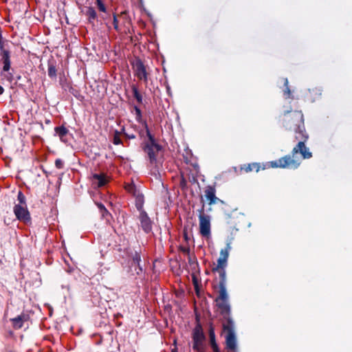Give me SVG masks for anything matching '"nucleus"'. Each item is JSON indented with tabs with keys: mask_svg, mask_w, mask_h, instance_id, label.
I'll return each instance as SVG.
<instances>
[{
	"mask_svg": "<svg viewBox=\"0 0 352 352\" xmlns=\"http://www.w3.org/2000/svg\"><path fill=\"white\" fill-rule=\"evenodd\" d=\"M205 197L208 201L209 204H214L216 203L217 198L215 196V190L213 188L209 187L205 191Z\"/></svg>",
	"mask_w": 352,
	"mask_h": 352,
	"instance_id": "11",
	"label": "nucleus"
},
{
	"mask_svg": "<svg viewBox=\"0 0 352 352\" xmlns=\"http://www.w3.org/2000/svg\"><path fill=\"white\" fill-rule=\"evenodd\" d=\"M92 184L96 187H102L107 182V179L103 174H94L91 178Z\"/></svg>",
	"mask_w": 352,
	"mask_h": 352,
	"instance_id": "10",
	"label": "nucleus"
},
{
	"mask_svg": "<svg viewBox=\"0 0 352 352\" xmlns=\"http://www.w3.org/2000/svg\"><path fill=\"white\" fill-rule=\"evenodd\" d=\"M129 138H131V139H133L135 138V136L133 135H127Z\"/></svg>",
	"mask_w": 352,
	"mask_h": 352,
	"instance_id": "31",
	"label": "nucleus"
},
{
	"mask_svg": "<svg viewBox=\"0 0 352 352\" xmlns=\"http://www.w3.org/2000/svg\"><path fill=\"white\" fill-rule=\"evenodd\" d=\"M298 153H300L304 159H309L312 156L311 153L309 151V148L306 147L304 142L300 141L297 146L293 148L292 156L286 155L278 160L272 161L270 162V166L272 168H297L300 162L294 158V155Z\"/></svg>",
	"mask_w": 352,
	"mask_h": 352,
	"instance_id": "1",
	"label": "nucleus"
},
{
	"mask_svg": "<svg viewBox=\"0 0 352 352\" xmlns=\"http://www.w3.org/2000/svg\"><path fill=\"white\" fill-rule=\"evenodd\" d=\"M14 212L17 219L24 223L30 221V214L26 205H15Z\"/></svg>",
	"mask_w": 352,
	"mask_h": 352,
	"instance_id": "5",
	"label": "nucleus"
},
{
	"mask_svg": "<svg viewBox=\"0 0 352 352\" xmlns=\"http://www.w3.org/2000/svg\"><path fill=\"white\" fill-rule=\"evenodd\" d=\"M217 305L220 308L222 312L227 313L229 311L230 306L228 300L216 299Z\"/></svg>",
	"mask_w": 352,
	"mask_h": 352,
	"instance_id": "13",
	"label": "nucleus"
},
{
	"mask_svg": "<svg viewBox=\"0 0 352 352\" xmlns=\"http://www.w3.org/2000/svg\"><path fill=\"white\" fill-rule=\"evenodd\" d=\"M292 119L295 121V127L294 130L298 133L296 139H301L305 141L307 136L304 133L303 116L300 111L294 112L292 114Z\"/></svg>",
	"mask_w": 352,
	"mask_h": 352,
	"instance_id": "2",
	"label": "nucleus"
},
{
	"mask_svg": "<svg viewBox=\"0 0 352 352\" xmlns=\"http://www.w3.org/2000/svg\"><path fill=\"white\" fill-rule=\"evenodd\" d=\"M212 346H213V347H214V349L217 347V345H216L214 343H213V342H212Z\"/></svg>",
	"mask_w": 352,
	"mask_h": 352,
	"instance_id": "33",
	"label": "nucleus"
},
{
	"mask_svg": "<svg viewBox=\"0 0 352 352\" xmlns=\"http://www.w3.org/2000/svg\"><path fill=\"white\" fill-rule=\"evenodd\" d=\"M12 321L15 328L20 329L23 326V319L21 316L13 318Z\"/></svg>",
	"mask_w": 352,
	"mask_h": 352,
	"instance_id": "16",
	"label": "nucleus"
},
{
	"mask_svg": "<svg viewBox=\"0 0 352 352\" xmlns=\"http://www.w3.org/2000/svg\"><path fill=\"white\" fill-rule=\"evenodd\" d=\"M18 201L19 202L18 205H26L25 196L21 192H19Z\"/></svg>",
	"mask_w": 352,
	"mask_h": 352,
	"instance_id": "19",
	"label": "nucleus"
},
{
	"mask_svg": "<svg viewBox=\"0 0 352 352\" xmlns=\"http://www.w3.org/2000/svg\"><path fill=\"white\" fill-rule=\"evenodd\" d=\"M98 206L100 209L103 217H105L106 215L109 214L108 211L106 210L103 205L100 204H98Z\"/></svg>",
	"mask_w": 352,
	"mask_h": 352,
	"instance_id": "21",
	"label": "nucleus"
},
{
	"mask_svg": "<svg viewBox=\"0 0 352 352\" xmlns=\"http://www.w3.org/2000/svg\"><path fill=\"white\" fill-rule=\"evenodd\" d=\"M113 25L115 29L117 30L118 28V19L116 15L113 16Z\"/></svg>",
	"mask_w": 352,
	"mask_h": 352,
	"instance_id": "27",
	"label": "nucleus"
},
{
	"mask_svg": "<svg viewBox=\"0 0 352 352\" xmlns=\"http://www.w3.org/2000/svg\"><path fill=\"white\" fill-rule=\"evenodd\" d=\"M135 95L136 98H137L138 100H140V96L138 95V94L137 91H135Z\"/></svg>",
	"mask_w": 352,
	"mask_h": 352,
	"instance_id": "29",
	"label": "nucleus"
},
{
	"mask_svg": "<svg viewBox=\"0 0 352 352\" xmlns=\"http://www.w3.org/2000/svg\"><path fill=\"white\" fill-rule=\"evenodd\" d=\"M48 75L51 77L56 76V69L54 67L51 66L48 69Z\"/></svg>",
	"mask_w": 352,
	"mask_h": 352,
	"instance_id": "24",
	"label": "nucleus"
},
{
	"mask_svg": "<svg viewBox=\"0 0 352 352\" xmlns=\"http://www.w3.org/2000/svg\"><path fill=\"white\" fill-rule=\"evenodd\" d=\"M203 340L204 335L202 332L199 329H196L193 333V349L200 351L202 348Z\"/></svg>",
	"mask_w": 352,
	"mask_h": 352,
	"instance_id": "8",
	"label": "nucleus"
},
{
	"mask_svg": "<svg viewBox=\"0 0 352 352\" xmlns=\"http://www.w3.org/2000/svg\"><path fill=\"white\" fill-rule=\"evenodd\" d=\"M228 294L224 282H221L219 285V296L217 299L228 300Z\"/></svg>",
	"mask_w": 352,
	"mask_h": 352,
	"instance_id": "14",
	"label": "nucleus"
},
{
	"mask_svg": "<svg viewBox=\"0 0 352 352\" xmlns=\"http://www.w3.org/2000/svg\"><path fill=\"white\" fill-rule=\"evenodd\" d=\"M199 232L206 238H209L211 234L210 218L208 215L201 213L199 216Z\"/></svg>",
	"mask_w": 352,
	"mask_h": 352,
	"instance_id": "3",
	"label": "nucleus"
},
{
	"mask_svg": "<svg viewBox=\"0 0 352 352\" xmlns=\"http://www.w3.org/2000/svg\"><path fill=\"white\" fill-rule=\"evenodd\" d=\"M141 261L140 256L138 253H135L133 256V262L134 264L137 265L139 267V270L142 271V267H140V262Z\"/></svg>",
	"mask_w": 352,
	"mask_h": 352,
	"instance_id": "18",
	"label": "nucleus"
},
{
	"mask_svg": "<svg viewBox=\"0 0 352 352\" xmlns=\"http://www.w3.org/2000/svg\"><path fill=\"white\" fill-rule=\"evenodd\" d=\"M2 59L3 62V71H8L10 68V60L9 52L6 50H3L2 52Z\"/></svg>",
	"mask_w": 352,
	"mask_h": 352,
	"instance_id": "12",
	"label": "nucleus"
},
{
	"mask_svg": "<svg viewBox=\"0 0 352 352\" xmlns=\"http://www.w3.org/2000/svg\"><path fill=\"white\" fill-rule=\"evenodd\" d=\"M222 275H223V278L224 279L225 278V272H223Z\"/></svg>",
	"mask_w": 352,
	"mask_h": 352,
	"instance_id": "34",
	"label": "nucleus"
},
{
	"mask_svg": "<svg viewBox=\"0 0 352 352\" xmlns=\"http://www.w3.org/2000/svg\"><path fill=\"white\" fill-rule=\"evenodd\" d=\"M285 85L287 86V88H286V90L285 91V95L287 96L288 98L290 97V90L289 89V88L287 87V85H288V80L286 78L285 80Z\"/></svg>",
	"mask_w": 352,
	"mask_h": 352,
	"instance_id": "25",
	"label": "nucleus"
},
{
	"mask_svg": "<svg viewBox=\"0 0 352 352\" xmlns=\"http://www.w3.org/2000/svg\"><path fill=\"white\" fill-rule=\"evenodd\" d=\"M172 352H177L176 349H173Z\"/></svg>",
	"mask_w": 352,
	"mask_h": 352,
	"instance_id": "35",
	"label": "nucleus"
},
{
	"mask_svg": "<svg viewBox=\"0 0 352 352\" xmlns=\"http://www.w3.org/2000/svg\"><path fill=\"white\" fill-rule=\"evenodd\" d=\"M210 336H211L212 340H213V338H214V335H213V333H212V332H210Z\"/></svg>",
	"mask_w": 352,
	"mask_h": 352,
	"instance_id": "32",
	"label": "nucleus"
},
{
	"mask_svg": "<svg viewBox=\"0 0 352 352\" xmlns=\"http://www.w3.org/2000/svg\"><path fill=\"white\" fill-rule=\"evenodd\" d=\"M147 133L149 136L151 142L145 146L144 150L147 153L151 161H153L155 160L156 153L160 150V146L153 142L148 130Z\"/></svg>",
	"mask_w": 352,
	"mask_h": 352,
	"instance_id": "7",
	"label": "nucleus"
},
{
	"mask_svg": "<svg viewBox=\"0 0 352 352\" xmlns=\"http://www.w3.org/2000/svg\"><path fill=\"white\" fill-rule=\"evenodd\" d=\"M140 221L142 229L146 232H149L152 229V223L146 213L144 211L140 212Z\"/></svg>",
	"mask_w": 352,
	"mask_h": 352,
	"instance_id": "9",
	"label": "nucleus"
},
{
	"mask_svg": "<svg viewBox=\"0 0 352 352\" xmlns=\"http://www.w3.org/2000/svg\"><path fill=\"white\" fill-rule=\"evenodd\" d=\"M55 131L61 140L68 132L67 129L64 126L56 127Z\"/></svg>",
	"mask_w": 352,
	"mask_h": 352,
	"instance_id": "15",
	"label": "nucleus"
},
{
	"mask_svg": "<svg viewBox=\"0 0 352 352\" xmlns=\"http://www.w3.org/2000/svg\"><path fill=\"white\" fill-rule=\"evenodd\" d=\"M120 143H121V140L120 138L119 133L118 132H116L114 137H113V144H120Z\"/></svg>",
	"mask_w": 352,
	"mask_h": 352,
	"instance_id": "22",
	"label": "nucleus"
},
{
	"mask_svg": "<svg viewBox=\"0 0 352 352\" xmlns=\"http://www.w3.org/2000/svg\"><path fill=\"white\" fill-rule=\"evenodd\" d=\"M133 68L135 75L140 80H142L144 82L147 81V72L145 67L140 60H136L133 63Z\"/></svg>",
	"mask_w": 352,
	"mask_h": 352,
	"instance_id": "6",
	"label": "nucleus"
},
{
	"mask_svg": "<svg viewBox=\"0 0 352 352\" xmlns=\"http://www.w3.org/2000/svg\"><path fill=\"white\" fill-rule=\"evenodd\" d=\"M97 4H98V9L101 12H106L105 6L100 0H97Z\"/></svg>",
	"mask_w": 352,
	"mask_h": 352,
	"instance_id": "23",
	"label": "nucleus"
},
{
	"mask_svg": "<svg viewBox=\"0 0 352 352\" xmlns=\"http://www.w3.org/2000/svg\"><path fill=\"white\" fill-rule=\"evenodd\" d=\"M90 14H91V17H93V18L96 17V12L94 10H91L90 12Z\"/></svg>",
	"mask_w": 352,
	"mask_h": 352,
	"instance_id": "28",
	"label": "nucleus"
},
{
	"mask_svg": "<svg viewBox=\"0 0 352 352\" xmlns=\"http://www.w3.org/2000/svg\"><path fill=\"white\" fill-rule=\"evenodd\" d=\"M98 206L100 209L103 217H105L106 215L109 214L108 211L106 210L103 205L100 204H98Z\"/></svg>",
	"mask_w": 352,
	"mask_h": 352,
	"instance_id": "20",
	"label": "nucleus"
},
{
	"mask_svg": "<svg viewBox=\"0 0 352 352\" xmlns=\"http://www.w3.org/2000/svg\"><path fill=\"white\" fill-rule=\"evenodd\" d=\"M259 169H260V165L258 163H253L251 164H248L245 168L246 172H249L252 170H256V171L258 172L259 170Z\"/></svg>",
	"mask_w": 352,
	"mask_h": 352,
	"instance_id": "17",
	"label": "nucleus"
},
{
	"mask_svg": "<svg viewBox=\"0 0 352 352\" xmlns=\"http://www.w3.org/2000/svg\"><path fill=\"white\" fill-rule=\"evenodd\" d=\"M3 88L0 85V95L2 94L3 93Z\"/></svg>",
	"mask_w": 352,
	"mask_h": 352,
	"instance_id": "30",
	"label": "nucleus"
},
{
	"mask_svg": "<svg viewBox=\"0 0 352 352\" xmlns=\"http://www.w3.org/2000/svg\"><path fill=\"white\" fill-rule=\"evenodd\" d=\"M56 166L58 168H61L63 167V162L60 160H56L55 162Z\"/></svg>",
	"mask_w": 352,
	"mask_h": 352,
	"instance_id": "26",
	"label": "nucleus"
},
{
	"mask_svg": "<svg viewBox=\"0 0 352 352\" xmlns=\"http://www.w3.org/2000/svg\"><path fill=\"white\" fill-rule=\"evenodd\" d=\"M231 250L230 243H228L224 249L221 250L220 255L217 260V266L214 270H224L228 264V258L229 256L230 251Z\"/></svg>",
	"mask_w": 352,
	"mask_h": 352,
	"instance_id": "4",
	"label": "nucleus"
}]
</instances>
